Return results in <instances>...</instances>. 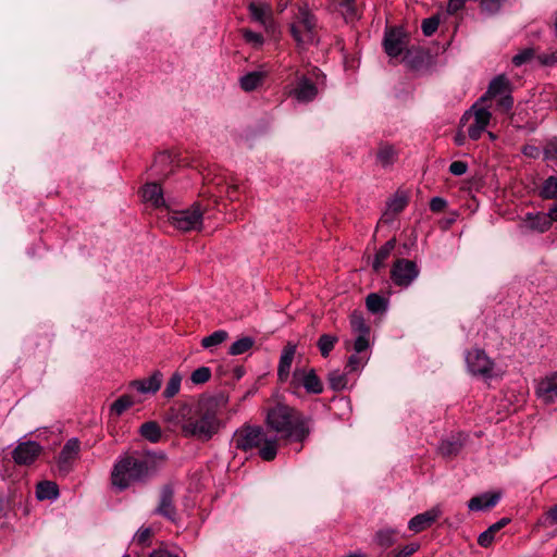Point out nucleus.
<instances>
[{
  "label": "nucleus",
  "instance_id": "56",
  "mask_svg": "<svg viewBox=\"0 0 557 557\" xmlns=\"http://www.w3.org/2000/svg\"><path fill=\"white\" fill-rule=\"evenodd\" d=\"M446 206H447V201L441 197H434L430 201V209L433 212H441L446 208Z\"/></svg>",
  "mask_w": 557,
  "mask_h": 557
},
{
  "label": "nucleus",
  "instance_id": "17",
  "mask_svg": "<svg viewBox=\"0 0 557 557\" xmlns=\"http://www.w3.org/2000/svg\"><path fill=\"white\" fill-rule=\"evenodd\" d=\"M508 94H511V83L504 74H500L490 82L486 92L479 99V101L484 103L487 100Z\"/></svg>",
  "mask_w": 557,
  "mask_h": 557
},
{
  "label": "nucleus",
  "instance_id": "36",
  "mask_svg": "<svg viewBox=\"0 0 557 557\" xmlns=\"http://www.w3.org/2000/svg\"><path fill=\"white\" fill-rule=\"evenodd\" d=\"M350 326L356 335H369L370 329L363 317L359 312H352L350 315Z\"/></svg>",
  "mask_w": 557,
  "mask_h": 557
},
{
  "label": "nucleus",
  "instance_id": "34",
  "mask_svg": "<svg viewBox=\"0 0 557 557\" xmlns=\"http://www.w3.org/2000/svg\"><path fill=\"white\" fill-rule=\"evenodd\" d=\"M140 434L146 440H148L152 443H156L161 437V429L156 422L149 421V422L141 424Z\"/></svg>",
  "mask_w": 557,
  "mask_h": 557
},
{
  "label": "nucleus",
  "instance_id": "24",
  "mask_svg": "<svg viewBox=\"0 0 557 557\" xmlns=\"http://www.w3.org/2000/svg\"><path fill=\"white\" fill-rule=\"evenodd\" d=\"M143 199L145 202H149L156 208L162 207L165 203L162 188L157 183H148L144 186Z\"/></svg>",
  "mask_w": 557,
  "mask_h": 557
},
{
  "label": "nucleus",
  "instance_id": "6",
  "mask_svg": "<svg viewBox=\"0 0 557 557\" xmlns=\"http://www.w3.org/2000/svg\"><path fill=\"white\" fill-rule=\"evenodd\" d=\"M202 210L198 205L184 210L170 213L169 221L177 230L183 232L198 231L202 225Z\"/></svg>",
  "mask_w": 557,
  "mask_h": 557
},
{
  "label": "nucleus",
  "instance_id": "38",
  "mask_svg": "<svg viewBox=\"0 0 557 557\" xmlns=\"http://www.w3.org/2000/svg\"><path fill=\"white\" fill-rule=\"evenodd\" d=\"M134 405V400L129 395L119 397L110 407V411L116 416H121Z\"/></svg>",
  "mask_w": 557,
  "mask_h": 557
},
{
  "label": "nucleus",
  "instance_id": "4",
  "mask_svg": "<svg viewBox=\"0 0 557 557\" xmlns=\"http://www.w3.org/2000/svg\"><path fill=\"white\" fill-rule=\"evenodd\" d=\"M234 443L237 449L244 451L258 448L259 456L265 461L273 460L277 455L278 440L260 426H245L234 435Z\"/></svg>",
  "mask_w": 557,
  "mask_h": 557
},
{
  "label": "nucleus",
  "instance_id": "37",
  "mask_svg": "<svg viewBox=\"0 0 557 557\" xmlns=\"http://www.w3.org/2000/svg\"><path fill=\"white\" fill-rule=\"evenodd\" d=\"M337 336L330 334H322L318 341V347L323 357H327L330 352L333 350L335 344L337 343Z\"/></svg>",
  "mask_w": 557,
  "mask_h": 557
},
{
  "label": "nucleus",
  "instance_id": "14",
  "mask_svg": "<svg viewBox=\"0 0 557 557\" xmlns=\"http://www.w3.org/2000/svg\"><path fill=\"white\" fill-rule=\"evenodd\" d=\"M383 46L389 57L396 58L405 50L407 37L401 29H391L385 33Z\"/></svg>",
  "mask_w": 557,
  "mask_h": 557
},
{
  "label": "nucleus",
  "instance_id": "12",
  "mask_svg": "<svg viewBox=\"0 0 557 557\" xmlns=\"http://www.w3.org/2000/svg\"><path fill=\"white\" fill-rule=\"evenodd\" d=\"M79 451L81 443L78 438L72 437L64 444L57 460L58 470L62 475H66L73 470Z\"/></svg>",
  "mask_w": 557,
  "mask_h": 557
},
{
  "label": "nucleus",
  "instance_id": "9",
  "mask_svg": "<svg viewBox=\"0 0 557 557\" xmlns=\"http://www.w3.org/2000/svg\"><path fill=\"white\" fill-rule=\"evenodd\" d=\"M482 102H475L467 111L462 120L473 117V122L468 127V135L472 140H478L490 124L492 114L487 108L481 106Z\"/></svg>",
  "mask_w": 557,
  "mask_h": 557
},
{
  "label": "nucleus",
  "instance_id": "48",
  "mask_svg": "<svg viewBox=\"0 0 557 557\" xmlns=\"http://www.w3.org/2000/svg\"><path fill=\"white\" fill-rule=\"evenodd\" d=\"M544 157L557 165V138L549 139L544 147Z\"/></svg>",
  "mask_w": 557,
  "mask_h": 557
},
{
  "label": "nucleus",
  "instance_id": "59",
  "mask_svg": "<svg viewBox=\"0 0 557 557\" xmlns=\"http://www.w3.org/2000/svg\"><path fill=\"white\" fill-rule=\"evenodd\" d=\"M539 61L544 65H553L557 63V52L539 55Z\"/></svg>",
  "mask_w": 557,
  "mask_h": 557
},
{
  "label": "nucleus",
  "instance_id": "61",
  "mask_svg": "<svg viewBox=\"0 0 557 557\" xmlns=\"http://www.w3.org/2000/svg\"><path fill=\"white\" fill-rule=\"evenodd\" d=\"M523 153L528 157L536 158L540 153V150L535 146H527L523 148Z\"/></svg>",
  "mask_w": 557,
  "mask_h": 557
},
{
  "label": "nucleus",
  "instance_id": "7",
  "mask_svg": "<svg viewBox=\"0 0 557 557\" xmlns=\"http://www.w3.org/2000/svg\"><path fill=\"white\" fill-rule=\"evenodd\" d=\"M285 92L296 99L298 102H310L318 95L317 85L306 75L295 71V81L288 82L284 86Z\"/></svg>",
  "mask_w": 557,
  "mask_h": 557
},
{
  "label": "nucleus",
  "instance_id": "28",
  "mask_svg": "<svg viewBox=\"0 0 557 557\" xmlns=\"http://www.w3.org/2000/svg\"><path fill=\"white\" fill-rule=\"evenodd\" d=\"M36 496L38 499H57L59 496V488L54 482L44 481L38 483L36 488Z\"/></svg>",
  "mask_w": 557,
  "mask_h": 557
},
{
  "label": "nucleus",
  "instance_id": "51",
  "mask_svg": "<svg viewBox=\"0 0 557 557\" xmlns=\"http://www.w3.org/2000/svg\"><path fill=\"white\" fill-rule=\"evenodd\" d=\"M503 0H481V8L488 14L497 13L502 8Z\"/></svg>",
  "mask_w": 557,
  "mask_h": 557
},
{
  "label": "nucleus",
  "instance_id": "52",
  "mask_svg": "<svg viewBox=\"0 0 557 557\" xmlns=\"http://www.w3.org/2000/svg\"><path fill=\"white\" fill-rule=\"evenodd\" d=\"M244 38L247 42L252 44L256 47H260L263 44L262 35L249 29L244 30Z\"/></svg>",
  "mask_w": 557,
  "mask_h": 557
},
{
  "label": "nucleus",
  "instance_id": "29",
  "mask_svg": "<svg viewBox=\"0 0 557 557\" xmlns=\"http://www.w3.org/2000/svg\"><path fill=\"white\" fill-rule=\"evenodd\" d=\"M338 8L346 22L351 23L360 17L356 0H338Z\"/></svg>",
  "mask_w": 557,
  "mask_h": 557
},
{
  "label": "nucleus",
  "instance_id": "33",
  "mask_svg": "<svg viewBox=\"0 0 557 557\" xmlns=\"http://www.w3.org/2000/svg\"><path fill=\"white\" fill-rule=\"evenodd\" d=\"M182 380H183L182 374L178 372H174L165 385V388L163 391V396L168 399L176 396L181 389Z\"/></svg>",
  "mask_w": 557,
  "mask_h": 557
},
{
  "label": "nucleus",
  "instance_id": "46",
  "mask_svg": "<svg viewBox=\"0 0 557 557\" xmlns=\"http://www.w3.org/2000/svg\"><path fill=\"white\" fill-rule=\"evenodd\" d=\"M534 49L525 48L512 58V63L516 66H521L530 62L534 58Z\"/></svg>",
  "mask_w": 557,
  "mask_h": 557
},
{
  "label": "nucleus",
  "instance_id": "32",
  "mask_svg": "<svg viewBox=\"0 0 557 557\" xmlns=\"http://www.w3.org/2000/svg\"><path fill=\"white\" fill-rule=\"evenodd\" d=\"M228 337V333L224 330H219L210 334L209 336H206L201 339V346L205 349H212L219 345H221L223 342H225Z\"/></svg>",
  "mask_w": 557,
  "mask_h": 557
},
{
  "label": "nucleus",
  "instance_id": "50",
  "mask_svg": "<svg viewBox=\"0 0 557 557\" xmlns=\"http://www.w3.org/2000/svg\"><path fill=\"white\" fill-rule=\"evenodd\" d=\"M366 362H367V359L364 357L358 356V355H351L348 358L346 368L350 372L358 371L359 369H361L366 364Z\"/></svg>",
  "mask_w": 557,
  "mask_h": 557
},
{
  "label": "nucleus",
  "instance_id": "5",
  "mask_svg": "<svg viewBox=\"0 0 557 557\" xmlns=\"http://www.w3.org/2000/svg\"><path fill=\"white\" fill-rule=\"evenodd\" d=\"M317 29L318 22L314 14L307 5L300 7L295 16V22L290 25L293 38L299 46L318 42Z\"/></svg>",
  "mask_w": 557,
  "mask_h": 557
},
{
  "label": "nucleus",
  "instance_id": "20",
  "mask_svg": "<svg viewBox=\"0 0 557 557\" xmlns=\"http://www.w3.org/2000/svg\"><path fill=\"white\" fill-rule=\"evenodd\" d=\"M249 12L251 17L265 28L272 26V8L270 4L265 2H251L249 4Z\"/></svg>",
  "mask_w": 557,
  "mask_h": 557
},
{
  "label": "nucleus",
  "instance_id": "39",
  "mask_svg": "<svg viewBox=\"0 0 557 557\" xmlns=\"http://www.w3.org/2000/svg\"><path fill=\"white\" fill-rule=\"evenodd\" d=\"M329 383L331 388L342 391L347 386L348 380L345 373L339 370H333L329 374Z\"/></svg>",
  "mask_w": 557,
  "mask_h": 557
},
{
  "label": "nucleus",
  "instance_id": "44",
  "mask_svg": "<svg viewBox=\"0 0 557 557\" xmlns=\"http://www.w3.org/2000/svg\"><path fill=\"white\" fill-rule=\"evenodd\" d=\"M530 226L540 232H545L549 228L550 222L546 216L528 214Z\"/></svg>",
  "mask_w": 557,
  "mask_h": 557
},
{
  "label": "nucleus",
  "instance_id": "35",
  "mask_svg": "<svg viewBox=\"0 0 557 557\" xmlns=\"http://www.w3.org/2000/svg\"><path fill=\"white\" fill-rule=\"evenodd\" d=\"M253 344H255V339L252 337H250V336L242 337L231 345V347L228 349V354L232 356H238V355L245 354L253 346Z\"/></svg>",
  "mask_w": 557,
  "mask_h": 557
},
{
  "label": "nucleus",
  "instance_id": "41",
  "mask_svg": "<svg viewBox=\"0 0 557 557\" xmlns=\"http://www.w3.org/2000/svg\"><path fill=\"white\" fill-rule=\"evenodd\" d=\"M153 535V531L151 528H140L133 537V543L140 545L143 547L149 546L151 544V537Z\"/></svg>",
  "mask_w": 557,
  "mask_h": 557
},
{
  "label": "nucleus",
  "instance_id": "53",
  "mask_svg": "<svg viewBox=\"0 0 557 557\" xmlns=\"http://www.w3.org/2000/svg\"><path fill=\"white\" fill-rule=\"evenodd\" d=\"M369 348V335H357L354 343V350L361 354Z\"/></svg>",
  "mask_w": 557,
  "mask_h": 557
},
{
  "label": "nucleus",
  "instance_id": "63",
  "mask_svg": "<svg viewBox=\"0 0 557 557\" xmlns=\"http://www.w3.org/2000/svg\"><path fill=\"white\" fill-rule=\"evenodd\" d=\"M312 75H313L317 79H319V77H320V76H323V74L321 73V71H320L319 69H317V67H314V69H313V71H312Z\"/></svg>",
  "mask_w": 557,
  "mask_h": 557
},
{
  "label": "nucleus",
  "instance_id": "1",
  "mask_svg": "<svg viewBox=\"0 0 557 557\" xmlns=\"http://www.w3.org/2000/svg\"><path fill=\"white\" fill-rule=\"evenodd\" d=\"M176 419L185 436L207 442L221 428L219 403L214 398H203L195 406L184 405L178 409Z\"/></svg>",
  "mask_w": 557,
  "mask_h": 557
},
{
  "label": "nucleus",
  "instance_id": "10",
  "mask_svg": "<svg viewBox=\"0 0 557 557\" xmlns=\"http://www.w3.org/2000/svg\"><path fill=\"white\" fill-rule=\"evenodd\" d=\"M290 387L296 391L304 387L309 394H321L323 384L313 369L296 368L290 380Z\"/></svg>",
  "mask_w": 557,
  "mask_h": 557
},
{
  "label": "nucleus",
  "instance_id": "64",
  "mask_svg": "<svg viewBox=\"0 0 557 557\" xmlns=\"http://www.w3.org/2000/svg\"><path fill=\"white\" fill-rule=\"evenodd\" d=\"M346 557H364V555H362L361 553H352V554H349Z\"/></svg>",
  "mask_w": 557,
  "mask_h": 557
},
{
  "label": "nucleus",
  "instance_id": "19",
  "mask_svg": "<svg viewBox=\"0 0 557 557\" xmlns=\"http://www.w3.org/2000/svg\"><path fill=\"white\" fill-rule=\"evenodd\" d=\"M162 379V373L154 371L148 379L132 381L131 386L143 394H154L160 389Z\"/></svg>",
  "mask_w": 557,
  "mask_h": 557
},
{
  "label": "nucleus",
  "instance_id": "23",
  "mask_svg": "<svg viewBox=\"0 0 557 557\" xmlns=\"http://www.w3.org/2000/svg\"><path fill=\"white\" fill-rule=\"evenodd\" d=\"M500 496L497 493H485L475 497H472L468 503V508L473 511L486 510L494 507Z\"/></svg>",
  "mask_w": 557,
  "mask_h": 557
},
{
  "label": "nucleus",
  "instance_id": "45",
  "mask_svg": "<svg viewBox=\"0 0 557 557\" xmlns=\"http://www.w3.org/2000/svg\"><path fill=\"white\" fill-rule=\"evenodd\" d=\"M210 377L211 370L208 367H200L196 369L190 375V380L194 384H203L208 382Z\"/></svg>",
  "mask_w": 557,
  "mask_h": 557
},
{
  "label": "nucleus",
  "instance_id": "26",
  "mask_svg": "<svg viewBox=\"0 0 557 557\" xmlns=\"http://www.w3.org/2000/svg\"><path fill=\"white\" fill-rule=\"evenodd\" d=\"M397 159V152L391 145H381L376 152V161L383 166L387 168L394 164Z\"/></svg>",
  "mask_w": 557,
  "mask_h": 557
},
{
  "label": "nucleus",
  "instance_id": "3",
  "mask_svg": "<svg viewBox=\"0 0 557 557\" xmlns=\"http://www.w3.org/2000/svg\"><path fill=\"white\" fill-rule=\"evenodd\" d=\"M265 422L268 428L276 433L277 437L296 442H304L311 431L308 417L281 403L269 409Z\"/></svg>",
  "mask_w": 557,
  "mask_h": 557
},
{
  "label": "nucleus",
  "instance_id": "49",
  "mask_svg": "<svg viewBox=\"0 0 557 557\" xmlns=\"http://www.w3.org/2000/svg\"><path fill=\"white\" fill-rule=\"evenodd\" d=\"M438 24H440V18L436 16H432V17L423 20L422 25H421L423 34L425 36L433 35L436 32Z\"/></svg>",
  "mask_w": 557,
  "mask_h": 557
},
{
  "label": "nucleus",
  "instance_id": "15",
  "mask_svg": "<svg viewBox=\"0 0 557 557\" xmlns=\"http://www.w3.org/2000/svg\"><path fill=\"white\" fill-rule=\"evenodd\" d=\"M154 513L164 517L165 519L175 522L177 512L174 506V492L169 485L164 486L160 493V500Z\"/></svg>",
  "mask_w": 557,
  "mask_h": 557
},
{
  "label": "nucleus",
  "instance_id": "30",
  "mask_svg": "<svg viewBox=\"0 0 557 557\" xmlns=\"http://www.w3.org/2000/svg\"><path fill=\"white\" fill-rule=\"evenodd\" d=\"M395 247L394 240L386 242L375 253V257L372 262V268L374 271H380L384 267L385 260L389 257L392 250Z\"/></svg>",
  "mask_w": 557,
  "mask_h": 557
},
{
  "label": "nucleus",
  "instance_id": "58",
  "mask_svg": "<svg viewBox=\"0 0 557 557\" xmlns=\"http://www.w3.org/2000/svg\"><path fill=\"white\" fill-rule=\"evenodd\" d=\"M466 2H467V0H449L448 7H447L448 13L454 14V13L458 12L459 10H461L463 8Z\"/></svg>",
  "mask_w": 557,
  "mask_h": 557
},
{
  "label": "nucleus",
  "instance_id": "54",
  "mask_svg": "<svg viewBox=\"0 0 557 557\" xmlns=\"http://www.w3.org/2000/svg\"><path fill=\"white\" fill-rule=\"evenodd\" d=\"M513 106V98L511 97V94L505 95L499 97L497 101V107L500 111L507 113L511 110Z\"/></svg>",
  "mask_w": 557,
  "mask_h": 557
},
{
  "label": "nucleus",
  "instance_id": "57",
  "mask_svg": "<svg viewBox=\"0 0 557 557\" xmlns=\"http://www.w3.org/2000/svg\"><path fill=\"white\" fill-rule=\"evenodd\" d=\"M418 548L419 545L417 543H411L409 545H406L401 550H399L395 557H409L413 553H416Z\"/></svg>",
  "mask_w": 557,
  "mask_h": 557
},
{
  "label": "nucleus",
  "instance_id": "13",
  "mask_svg": "<svg viewBox=\"0 0 557 557\" xmlns=\"http://www.w3.org/2000/svg\"><path fill=\"white\" fill-rule=\"evenodd\" d=\"M42 447L35 441L21 442L12 451V458L18 466H29L40 456Z\"/></svg>",
  "mask_w": 557,
  "mask_h": 557
},
{
  "label": "nucleus",
  "instance_id": "8",
  "mask_svg": "<svg viewBox=\"0 0 557 557\" xmlns=\"http://www.w3.org/2000/svg\"><path fill=\"white\" fill-rule=\"evenodd\" d=\"M466 363L470 373L484 379L494 375V361L486 355L483 349L474 348L466 354Z\"/></svg>",
  "mask_w": 557,
  "mask_h": 557
},
{
  "label": "nucleus",
  "instance_id": "2",
  "mask_svg": "<svg viewBox=\"0 0 557 557\" xmlns=\"http://www.w3.org/2000/svg\"><path fill=\"white\" fill-rule=\"evenodd\" d=\"M165 456L154 453H133L121 456L111 472L112 485L123 491L134 483L143 482L164 463Z\"/></svg>",
  "mask_w": 557,
  "mask_h": 557
},
{
  "label": "nucleus",
  "instance_id": "11",
  "mask_svg": "<svg viewBox=\"0 0 557 557\" xmlns=\"http://www.w3.org/2000/svg\"><path fill=\"white\" fill-rule=\"evenodd\" d=\"M419 268L414 261L397 259L393 264L391 277L395 285L408 287L419 276Z\"/></svg>",
  "mask_w": 557,
  "mask_h": 557
},
{
  "label": "nucleus",
  "instance_id": "31",
  "mask_svg": "<svg viewBox=\"0 0 557 557\" xmlns=\"http://www.w3.org/2000/svg\"><path fill=\"white\" fill-rule=\"evenodd\" d=\"M366 305L368 310L372 313H381L387 309V300L375 293L367 296Z\"/></svg>",
  "mask_w": 557,
  "mask_h": 557
},
{
  "label": "nucleus",
  "instance_id": "42",
  "mask_svg": "<svg viewBox=\"0 0 557 557\" xmlns=\"http://www.w3.org/2000/svg\"><path fill=\"white\" fill-rule=\"evenodd\" d=\"M375 541L382 547H389L395 542V531L391 529L380 530L375 534Z\"/></svg>",
  "mask_w": 557,
  "mask_h": 557
},
{
  "label": "nucleus",
  "instance_id": "43",
  "mask_svg": "<svg viewBox=\"0 0 557 557\" xmlns=\"http://www.w3.org/2000/svg\"><path fill=\"white\" fill-rule=\"evenodd\" d=\"M460 448H461V444L459 442L449 441V440L442 441V443L438 447L441 454L445 457H450V456L458 454Z\"/></svg>",
  "mask_w": 557,
  "mask_h": 557
},
{
  "label": "nucleus",
  "instance_id": "25",
  "mask_svg": "<svg viewBox=\"0 0 557 557\" xmlns=\"http://www.w3.org/2000/svg\"><path fill=\"white\" fill-rule=\"evenodd\" d=\"M265 75L267 73L262 71L249 72L240 78V87L245 91H252L262 84Z\"/></svg>",
  "mask_w": 557,
  "mask_h": 557
},
{
  "label": "nucleus",
  "instance_id": "18",
  "mask_svg": "<svg viewBox=\"0 0 557 557\" xmlns=\"http://www.w3.org/2000/svg\"><path fill=\"white\" fill-rule=\"evenodd\" d=\"M536 394L546 404L557 399V372L539 383Z\"/></svg>",
  "mask_w": 557,
  "mask_h": 557
},
{
  "label": "nucleus",
  "instance_id": "60",
  "mask_svg": "<svg viewBox=\"0 0 557 557\" xmlns=\"http://www.w3.org/2000/svg\"><path fill=\"white\" fill-rule=\"evenodd\" d=\"M546 519L550 525L557 524V504L546 512Z\"/></svg>",
  "mask_w": 557,
  "mask_h": 557
},
{
  "label": "nucleus",
  "instance_id": "22",
  "mask_svg": "<svg viewBox=\"0 0 557 557\" xmlns=\"http://www.w3.org/2000/svg\"><path fill=\"white\" fill-rule=\"evenodd\" d=\"M407 206V198L404 195L395 194L386 203V210L384 211L381 220L383 222H392L396 214L401 212Z\"/></svg>",
  "mask_w": 557,
  "mask_h": 557
},
{
  "label": "nucleus",
  "instance_id": "55",
  "mask_svg": "<svg viewBox=\"0 0 557 557\" xmlns=\"http://www.w3.org/2000/svg\"><path fill=\"white\" fill-rule=\"evenodd\" d=\"M468 171V164L463 161H454L449 165V172L455 176L463 175Z\"/></svg>",
  "mask_w": 557,
  "mask_h": 557
},
{
  "label": "nucleus",
  "instance_id": "62",
  "mask_svg": "<svg viewBox=\"0 0 557 557\" xmlns=\"http://www.w3.org/2000/svg\"><path fill=\"white\" fill-rule=\"evenodd\" d=\"M548 216L553 221H557V203L549 210Z\"/></svg>",
  "mask_w": 557,
  "mask_h": 557
},
{
  "label": "nucleus",
  "instance_id": "40",
  "mask_svg": "<svg viewBox=\"0 0 557 557\" xmlns=\"http://www.w3.org/2000/svg\"><path fill=\"white\" fill-rule=\"evenodd\" d=\"M541 196L545 199H553L557 197V174L549 176L543 184Z\"/></svg>",
  "mask_w": 557,
  "mask_h": 557
},
{
  "label": "nucleus",
  "instance_id": "27",
  "mask_svg": "<svg viewBox=\"0 0 557 557\" xmlns=\"http://www.w3.org/2000/svg\"><path fill=\"white\" fill-rule=\"evenodd\" d=\"M508 519L503 518L496 523L492 524L487 530L482 532L479 535L478 543L482 547H487L492 544L494 541V535L497 531H499L503 527H505L508 523Z\"/></svg>",
  "mask_w": 557,
  "mask_h": 557
},
{
  "label": "nucleus",
  "instance_id": "21",
  "mask_svg": "<svg viewBox=\"0 0 557 557\" xmlns=\"http://www.w3.org/2000/svg\"><path fill=\"white\" fill-rule=\"evenodd\" d=\"M295 354H296V345H294L292 343H288L284 347V349L281 354L278 369H277V375L282 382L286 381L289 376V370H290Z\"/></svg>",
  "mask_w": 557,
  "mask_h": 557
},
{
  "label": "nucleus",
  "instance_id": "47",
  "mask_svg": "<svg viewBox=\"0 0 557 557\" xmlns=\"http://www.w3.org/2000/svg\"><path fill=\"white\" fill-rule=\"evenodd\" d=\"M149 557H186V555L183 550L178 548L170 549L164 546L154 549Z\"/></svg>",
  "mask_w": 557,
  "mask_h": 557
},
{
  "label": "nucleus",
  "instance_id": "16",
  "mask_svg": "<svg viewBox=\"0 0 557 557\" xmlns=\"http://www.w3.org/2000/svg\"><path fill=\"white\" fill-rule=\"evenodd\" d=\"M442 516V509L440 506H434L430 510L414 516L408 522V528L414 533L422 532L423 530L431 527Z\"/></svg>",
  "mask_w": 557,
  "mask_h": 557
}]
</instances>
